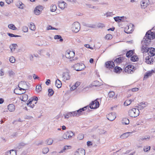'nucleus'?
<instances>
[{
	"label": "nucleus",
	"mask_w": 155,
	"mask_h": 155,
	"mask_svg": "<svg viewBox=\"0 0 155 155\" xmlns=\"http://www.w3.org/2000/svg\"><path fill=\"white\" fill-rule=\"evenodd\" d=\"M155 38V26L147 32L143 40L147 44H150L151 40Z\"/></svg>",
	"instance_id": "1"
},
{
	"label": "nucleus",
	"mask_w": 155,
	"mask_h": 155,
	"mask_svg": "<svg viewBox=\"0 0 155 155\" xmlns=\"http://www.w3.org/2000/svg\"><path fill=\"white\" fill-rule=\"evenodd\" d=\"M38 100V98L37 97L34 96L31 97L27 102V106L33 108L35 106V104L37 103Z\"/></svg>",
	"instance_id": "2"
},
{
	"label": "nucleus",
	"mask_w": 155,
	"mask_h": 155,
	"mask_svg": "<svg viewBox=\"0 0 155 155\" xmlns=\"http://www.w3.org/2000/svg\"><path fill=\"white\" fill-rule=\"evenodd\" d=\"M140 114L139 109L137 108H133L129 110V115L132 117H135L138 116Z\"/></svg>",
	"instance_id": "3"
},
{
	"label": "nucleus",
	"mask_w": 155,
	"mask_h": 155,
	"mask_svg": "<svg viewBox=\"0 0 155 155\" xmlns=\"http://www.w3.org/2000/svg\"><path fill=\"white\" fill-rule=\"evenodd\" d=\"M71 29L73 32L77 33L80 30V25L79 22H75L72 25Z\"/></svg>",
	"instance_id": "4"
},
{
	"label": "nucleus",
	"mask_w": 155,
	"mask_h": 155,
	"mask_svg": "<svg viewBox=\"0 0 155 155\" xmlns=\"http://www.w3.org/2000/svg\"><path fill=\"white\" fill-rule=\"evenodd\" d=\"M146 42L144 40H143L141 41V51L143 53H146L148 51V49L149 48L148 47L149 46L150 44H147L146 43Z\"/></svg>",
	"instance_id": "5"
},
{
	"label": "nucleus",
	"mask_w": 155,
	"mask_h": 155,
	"mask_svg": "<svg viewBox=\"0 0 155 155\" xmlns=\"http://www.w3.org/2000/svg\"><path fill=\"white\" fill-rule=\"evenodd\" d=\"M22 82H20L18 84V87L15 89L14 92L15 94L18 95H21L25 93V89L20 87V86H21L22 84Z\"/></svg>",
	"instance_id": "6"
},
{
	"label": "nucleus",
	"mask_w": 155,
	"mask_h": 155,
	"mask_svg": "<svg viewBox=\"0 0 155 155\" xmlns=\"http://www.w3.org/2000/svg\"><path fill=\"white\" fill-rule=\"evenodd\" d=\"M135 68L132 65H128L124 69V71L128 74H132L135 70Z\"/></svg>",
	"instance_id": "7"
},
{
	"label": "nucleus",
	"mask_w": 155,
	"mask_h": 155,
	"mask_svg": "<svg viewBox=\"0 0 155 155\" xmlns=\"http://www.w3.org/2000/svg\"><path fill=\"white\" fill-rule=\"evenodd\" d=\"M74 68L76 71H81L85 68L84 64L82 63L75 64L74 65Z\"/></svg>",
	"instance_id": "8"
},
{
	"label": "nucleus",
	"mask_w": 155,
	"mask_h": 155,
	"mask_svg": "<svg viewBox=\"0 0 155 155\" xmlns=\"http://www.w3.org/2000/svg\"><path fill=\"white\" fill-rule=\"evenodd\" d=\"M75 54L74 51L67 50L65 52V55L67 58L70 59L73 58L75 56Z\"/></svg>",
	"instance_id": "9"
},
{
	"label": "nucleus",
	"mask_w": 155,
	"mask_h": 155,
	"mask_svg": "<svg viewBox=\"0 0 155 155\" xmlns=\"http://www.w3.org/2000/svg\"><path fill=\"white\" fill-rule=\"evenodd\" d=\"M74 136V134L71 131H69L65 133L63 136V138L65 139L71 138Z\"/></svg>",
	"instance_id": "10"
},
{
	"label": "nucleus",
	"mask_w": 155,
	"mask_h": 155,
	"mask_svg": "<svg viewBox=\"0 0 155 155\" xmlns=\"http://www.w3.org/2000/svg\"><path fill=\"white\" fill-rule=\"evenodd\" d=\"M99 103L97 100H96L94 101H92L90 104V107L91 109H96L99 107Z\"/></svg>",
	"instance_id": "11"
},
{
	"label": "nucleus",
	"mask_w": 155,
	"mask_h": 155,
	"mask_svg": "<svg viewBox=\"0 0 155 155\" xmlns=\"http://www.w3.org/2000/svg\"><path fill=\"white\" fill-rule=\"evenodd\" d=\"M133 26V25L132 24H130L124 28L125 32L127 34L131 33L132 31H133L132 28Z\"/></svg>",
	"instance_id": "12"
},
{
	"label": "nucleus",
	"mask_w": 155,
	"mask_h": 155,
	"mask_svg": "<svg viewBox=\"0 0 155 155\" xmlns=\"http://www.w3.org/2000/svg\"><path fill=\"white\" fill-rule=\"evenodd\" d=\"M105 64L106 67L109 69L112 68L115 66L114 63L113 61H107L105 63Z\"/></svg>",
	"instance_id": "13"
},
{
	"label": "nucleus",
	"mask_w": 155,
	"mask_h": 155,
	"mask_svg": "<svg viewBox=\"0 0 155 155\" xmlns=\"http://www.w3.org/2000/svg\"><path fill=\"white\" fill-rule=\"evenodd\" d=\"M89 107L88 106H87L84 107L83 108H81L78 110L74 111V112L75 113V114L76 115V116H79L80 115L82 111L85 110L87 108L89 109Z\"/></svg>",
	"instance_id": "14"
},
{
	"label": "nucleus",
	"mask_w": 155,
	"mask_h": 155,
	"mask_svg": "<svg viewBox=\"0 0 155 155\" xmlns=\"http://www.w3.org/2000/svg\"><path fill=\"white\" fill-rule=\"evenodd\" d=\"M85 151L82 148H79L76 150L75 152L74 155H85Z\"/></svg>",
	"instance_id": "15"
},
{
	"label": "nucleus",
	"mask_w": 155,
	"mask_h": 155,
	"mask_svg": "<svg viewBox=\"0 0 155 155\" xmlns=\"http://www.w3.org/2000/svg\"><path fill=\"white\" fill-rule=\"evenodd\" d=\"M149 0H143L140 2L141 7L142 8L144 9L146 8L149 4Z\"/></svg>",
	"instance_id": "16"
},
{
	"label": "nucleus",
	"mask_w": 155,
	"mask_h": 155,
	"mask_svg": "<svg viewBox=\"0 0 155 155\" xmlns=\"http://www.w3.org/2000/svg\"><path fill=\"white\" fill-rule=\"evenodd\" d=\"M107 119L111 121L114 120L116 117L115 114L114 113H110L107 116Z\"/></svg>",
	"instance_id": "17"
},
{
	"label": "nucleus",
	"mask_w": 155,
	"mask_h": 155,
	"mask_svg": "<svg viewBox=\"0 0 155 155\" xmlns=\"http://www.w3.org/2000/svg\"><path fill=\"white\" fill-rule=\"evenodd\" d=\"M153 61V58L149 56H147L145 59V62L149 64H152Z\"/></svg>",
	"instance_id": "18"
},
{
	"label": "nucleus",
	"mask_w": 155,
	"mask_h": 155,
	"mask_svg": "<svg viewBox=\"0 0 155 155\" xmlns=\"http://www.w3.org/2000/svg\"><path fill=\"white\" fill-rule=\"evenodd\" d=\"M76 115L75 114L74 111L68 112L66 113V114L64 115L65 118L68 119L70 117H76Z\"/></svg>",
	"instance_id": "19"
},
{
	"label": "nucleus",
	"mask_w": 155,
	"mask_h": 155,
	"mask_svg": "<svg viewBox=\"0 0 155 155\" xmlns=\"http://www.w3.org/2000/svg\"><path fill=\"white\" fill-rule=\"evenodd\" d=\"M58 5L59 7L61 9H64L67 5V4L64 1L59 2Z\"/></svg>",
	"instance_id": "20"
},
{
	"label": "nucleus",
	"mask_w": 155,
	"mask_h": 155,
	"mask_svg": "<svg viewBox=\"0 0 155 155\" xmlns=\"http://www.w3.org/2000/svg\"><path fill=\"white\" fill-rule=\"evenodd\" d=\"M148 52L149 56L151 57L154 56L155 55V48H149Z\"/></svg>",
	"instance_id": "21"
},
{
	"label": "nucleus",
	"mask_w": 155,
	"mask_h": 155,
	"mask_svg": "<svg viewBox=\"0 0 155 155\" xmlns=\"http://www.w3.org/2000/svg\"><path fill=\"white\" fill-rule=\"evenodd\" d=\"M154 73V71L153 70H151L147 72L144 75L143 78L144 79H147L148 78V77L151 76L152 74L153 73Z\"/></svg>",
	"instance_id": "22"
},
{
	"label": "nucleus",
	"mask_w": 155,
	"mask_h": 155,
	"mask_svg": "<svg viewBox=\"0 0 155 155\" xmlns=\"http://www.w3.org/2000/svg\"><path fill=\"white\" fill-rule=\"evenodd\" d=\"M63 80L65 81L66 80H68L70 79V76L68 73H64L63 74Z\"/></svg>",
	"instance_id": "23"
},
{
	"label": "nucleus",
	"mask_w": 155,
	"mask_h": 155,
	"mask_svg": "<svg viewBox=\"0 0 155 155\" xmlns=\"http://www.w3.org/2000/svg\"><path fill=\"white\" fill-rule=\"evenodd\" d=\"M71 148V147L70 146H65L59 152V153H65L69 149Z\"/></svg>",
	"instance_id": "24"
},
{
	"label": "nucleus",
	"mask_w": 155,
	"mask_h": 155,
	"mask_svg": "<svg viewBox=\"0 0 155 155\" xmlns=\"http://www.w3.org/2000/svg\"><path fill=\"white\" fill-rule=\"evenodd\" d=\"M124 60V58L123 57H120L114 60V62L118 64L122 62Z\"/></svg>",
	"instance_id": "25"
},
{
	"label": "nucleus",
	"mask_w": 155,
	"mask_h": 155,
	"mask_svg": "<svg viewBox=\"0 0 155 155\" xmlns=\"http://www.w3.org/2000/svg\"><path fill=\"white\" fill-rule=\"evenodd\" d=\"M8 109L10 112H13L15 110V105L13 104H10L8 106Z\"/></svg>",
	"instance_id": "26"
},
{
	"label": "nucleus",
	"mask_w": 155,
	"mask_h": 155,
	"mask_svg": "<svg viewBox=\"0 0 155 155\" xmlns=\"http://www.w3.org/2000/svg\"><path fill=\"white\" fill-rule=\"evenodd\" d=\"M147 106L146 103L145 102H142L137 107L140 110L144 108Z\"/></svg>",
	"instance_id": "27"
},
{
	"label": "nucleus",
	"mask_w": 155,
	"mask_h": 155,
	"mask_svg": "<svg viewBox=\"0 0 155 155\" xmlns=\"http://www.w3.org/2000/svg\"><path fill=\"white\" fill-rule=\"evenodd\" d=\"M132 132H126L121 135L120 136V137L122 139L126 138L129 137L130 135V134H132Z\"/></svg>",
	"instance_id": "28"
},
{
	"label": "nucleus",
	"mask_w": 155,
	"mask_h": 155,
	"mask_svg": "<svg viewBox=\"0 0 155 155\" xmlns=\"http://www.w3.org/2000/svg\"><path fill=\"white\" fill-rule=\"evenodd\" d=\"M55 85L58 88H60L61 87V82L58 79L55 81Z\"/></svg>",
	"instance_id": "29"
},
{
	"label": "nucleus",
	"mask_w": 155,
	"mask_h": 155,
	"mask_svg": "<svg viewBox=\"0 0 155 155\" xmlns=\"http://www.w3.org/2000/svg\"><path fill=\"white\" fill-rule=\"evenodd\" d=\"M6 153L7 155H16V152L13 150H12L7 151Z\"/></svg>",
	"instance_id": "30"
},
{
	"label": "nucleus",
	"mask_w": 155,
	"mask_h": 155,
	"mask_svg": "<svg viewBox=\"0 0 155 155\" xmlns=\"http://www.w3.org/2000/svg\"><path fill=\"white\" fill-rule=\"evenodd\" d=\"M125 17L124 16H117L114 18L115 21L116 22H119L121 21H122L123 19Z\"/></svg>",
	"instance_id": "31"
},
{
	"label": "nucleus",
	"mask_w": 155,
	"mask_h": 155,
	"mask_svg": "<svg viewBox=\"0 0 155 155\" xmlns=\"http://www.w3.org/2000/svg\"><path fill=\"white\" fill-rule=\"evenodd\" d=\"M53 142V140L52 138H48L45 140V143L47 145H51Z\"/></svg>",
	"instance_id": "32"
},
{
	"label": "nucleus",
	"mask_w": 155,
	"mask_h": 155,
	"mask_svg": "<svg viewBox=\"0 0 155 155\" xmlns=\"http://www.w3.org/2000/svg\"><path fill=\"white\" fill-rule=\"evenodd\" d=\"M16 5L18 8L20 9H22L23 8L24 5L20 1H18L16 2Z\"/></svg>",
	"instance_id": "33"
},
{
	"label": "nucleus",
	"mask_w": 155,
	"mask_h": 155,
	"mask_svg": "<svg viewBox=\"0 0 155 155\" xmlns=\"http://www.w3.org/2000/svg\"><path fill=\"white\" fill-rule=\"evenodd\" d=\"M138 58L137 55H134L130 58V60L133 61H138Z\"/></svg>",
	"instance_id": "34"
},
{
	"label": "nucleus",
	"mask_w": 155,
	"mask_h": 155,
	"mask_svg": "<svg viewBox=\"0 0 155 155\" xmlns=\"http://www.w3.org/2000/svg\"><path fill=\"white\" fill-rule=\"evenodd\" d=\"M115 95V93L113 91L110 92L108 94V97L110 99H111Z\"/></svg>",
	"instance_id": "35"
},
{
	"label": "nucleus",
	"mask_w": 155,
	"mask_h": 155,
	"mask_svg": "<svg viewBox=\"0 0 155 155\" xmlns=\"http://www.w3.org/2000/svg\"><path fill=\"white\" fill-rule=\"evenodd\" d=\"M28 96L26 94H24L23 93L22 95V98H21L22 101H26L28 99Z\"/></svg>",
	"instance_id": "36"
},
{
	"label": "nucleus",
	"mask_w": 155,
	"mask_h": 155,
	"mask_svg": "<svg viewBox=\"0 0 155 155\" xmlns=\"http://www.w3.org/2000/svg\"><path fill=\"white\" fill-rule=\"evenodd\" d=\"M28 26L29 28L31 30L34 31L35 29V26L34 24L32 23H31Z\"/></svg>",
	"instance_id": "37"
},
{
	"label": "nucleus",
	"mask_w": 155,
	"mask_h": 155,
	"mask_svg": "<svg viewBox=\"0 0 155 155\" xmlns=\"http://www.w3.org/2000/svg\"><path fill=\"white\" fill-rule=\"evenodd\" d=\"M114 72L116 73H120L122 69L120 67L116 66L114 68Z\"/></svg>",
	"instance_id": "38"
},
{
	"label": "nucleus",
	"mask_w": 155,
	"mask_h": 155,
	"mask_svg": "<svg viewBox=\"0 0 155 155\" xmlns=\"http://www.w3.org/2000/svg\"><path fill=\"white\" fill-rule=\"evenodd\" d=\"M122 123L124 124H128L129 123V119L127 118H124L122 120Z\"/></svg>",
	"instance_id": "39"
},
{
	"label": "nucleus",
	"mask_w": 155,
	"mask_h": 155,
	"mask_svg": "<svg viewBox=\"0 0 155 155\" xmlns=\"http://www.w3.org/2000/svg\"><path fill=\"white\" fill-rule=\"evenodd\" d=\"M54 38L55 39H60L59 41L61 42H62L63 41L62 38L61 36L60 35H56L54 36Z\"/></svg>",
	"instance_id": "40"
},
{
	"label": "nucleus",
	"mask_w": 155,
	"mask_h": 155,
	"mask_svg": "<svg viewBox=\"0 0 155 155\" xmlns=\"http://www.w3.org/2000/svg\"><path fill=\"white\" fill-rule=\"evenodd\" d=\"M57 6L55 5H52L51 6V11L52 12H55L57 9Z\"/></svg>",
	"instance_id": "41"
},
{
	"label": "nucleus",
	"mask_w": 155,
	"mask_h": 155,
	"mask_svg": "<svg viewBox=\"0 0 155 155\" xmlns=\"http://www.w3.org/2000/svg\"><path fill=\"white\" fill-rule=\"evenodd\" d=\"M132 102L131 100H127L124 103V105L125 106H127L129 105Z\"/></svg>",
	"instance_id": "42"
},
{
	"label": "nucleus",
	"mask_w": 155,
	"mask_h": 155,
	"mask_svg": "<svg viewBox=\"0 0 155 155\" xmlns=\"http://www.w3.org/2000/svg\"><path fill=\"white\" fill-rule=\"evenodd\" d=\"M17 46L16 44H12L10 47L12 52L14 51L15 49V47Z\"/></svg>",
	"instance_id": "43"
},
{
	"label": "nucleus",
	"mask_w": 155,
	"mask_h": 155,
	"mask_svg": "<svg viewBox=\"0 0 155 155\" xmlns=\"http://www.w3.org/2000/svg\"><path fill=\"white\" fill-rule=\"evenodd\" d=\"M133 54V52L132 50H130L128 51L126 54V56L127 57H129Z\"/></svg>",
	"instance_id": "44"
},
{
	"label": "nucleus",
	"mask_w": 155,
	"mask_h": 155,
	"mask_svg": "<svg viewBox=\"0 0 155 155\" xmlns=\"http://www.w3.org/2000/svg\"><path fill=\"white\" fill-rule=\"evenodd\" d=\"M46 30H58V29L54 28L52 27V26L49 25L46 27Z\"/></svg>",
	"instance_id": "45"
},
{
	"label": "nucleus",
	"mask_w": 155,
	"mask_h": 155,
	"mask_svg": "<svg viewBox=\"0 0 155 155\" xmlns=\"http://www.w3.org/2000/svg\"><path fill=\"white\" fill-rule=\"evenodd\" d=\"M49 151V149L48 147H45L43 149L42 153L44 154H46Z\"/></svg>",
	"instance_id": "46"
},
{
	"label": "nucleus",
	"mask_w": 155,
	"mask_h": 155,
	"mask_svg": "<svg viewBox=\"0 0 155 155\" xmlns=\"http://www.w3.org/2000/svg\"><path fill=\"white\" fill-rule=\"evenodd\" d=\"M8 27L12 30H15L17 29V28L13 24H10L8 25Z\"/></svg>",
	"instance_id": "47"
},
{
	"label": "nucleus",
	"mask_w": 155,
	"mask_h": 155,
	"mask_svg": "<svg viewBox=\"0 0 155 155\" xmlns=\"http://www.w3.org/2000/svg\"><path fill=\"white\" fill-rule=\"evenodd\" d=\"M48 95L50 96H52L54 93L53 90L52 89H48Z\"/></svg>",
	"instance_id": "48"
},
{
	"label": "nucleus",
	"mask_w": 155,
	"mask_h": 155,
	"mask_svg": "<svg viewBox=\"0 0 155 155\" xmlns=\"http://www.w3.org/2000/svg\"><path fill=\"white\" fill-rule=\"evenodd\" d=\"M34 13L36 15H38L39 13V6H37L35 8L34 10Z\"/></svg>",
	"instance_id": "49"
},
{
	"label": "nucleus",
	"mask_w": 155,
	"mask_h": 155,
	"mask_svg": "<svg viewBox=\"0 0 155 155\" xmlns=\"http://www.w3.org/2000/svg\"><path fill=\"white\" fill-rule=\"evenodd\" d=\"M112 38V35L110 34H108L105 36V39L107 40H110Z\"/></svg>",
	"instance_id": "50"
},
{
	"label": "nucleus",
	"mask_w": 155,
	"mask_h": 155,
	"mask_svg": "<svg viewBox=\"0 0 155 155\" xmlns=\"http://www.w3.org/2000/svg\"><path fill=\"white\" fill-rule=\"evenodd\" d=\"M114 15L113 12H106L105 14V15H106L107 17L112 16Z\"/></svg>",
	"instance_id": "51"
},
{
	"label": "nucleus",
	"mask_w": 155,
	"mask_h": 155,
	"mask_svg": "<svg viewBox=\"0 0 155 155\" xmlns=\"http://www.w3.org/2000/svg\"><path fill=\"white\" fill-rule=\"evenodd\" d=\"M9 60L12 63H14L15 61V58L13 56L10 58Z\"/></svg>",
	"instance_id": "52"
},
{
	"label": "nucleus",
	"mask_w": 155,
	"mask_h": 155,
	"mask_svg": "<svg viewBox=\"0 0 155 155\" xmlns=\"http://www.w3.org/2000/svg\"><path fill=\"white\" fill-rule=\"evenodd\" d=\"M22 31L24 32H26L28 31V27L26 26H24L22 28Z\"/></svg>",
	"instance_id": "53"
},
{
	"label": "nucleus",
	"mask_w": 155,
	"mask_h": 155,
	"mask_svg": "<svg viewBox=\"0 0 155 155\" xmlns=\"http://www.w3.org/2000/svg\"><path fill=\"white\" fill-rule=\"evenodd\" d=\"M149 138L150 137L149 136H145L141 137L140 139L141 140H146L147 139H149Z\"/></svg>",
	"instance_id": "54"
},
{
	"label": "nucleus",
	"mask_w": 155,
	"mask_h": 155,
	"mask_svg": "<svg viewBox=\"0 0 155 155\" xmlns=\"http://www.w3.org/2000/svg\"><path fill=\"white\" fill-rule=\"evenodd\" d=\"M84 138V135L83 134H79L78 137V140H81Z\"/></svg>",
	"instance_id": "55"
},
{
	"label": "nucleus",
	"mask_w": 155,
	"mask_h": 155,
	"mask_svg": "<svg viewBox=\"0 0 155 155\" xmlns=\"http://www.w3.org/2000/svg\"><path fill=\"white\" fill-rule=\"evenodd\" d=\"M150 146H146L143 148L144 151L145 152H147L150 149Z\"/></svg>",
	"instance_id": "56"
},
{
	"label": "nucleus",
	"mask_w": 155,
	"mask_h": 155,
	"mask_svg": "<svg viewBox=\"0 0 155 155\" xmlns=\"http://www.w3.org/2000/svg\"><path fill=\"white\" fill-rule=\"evenodd\" d=\"M106 133V131L104 130L103 129H101L99 132V133L101 135L104 134Z\"/></svg>",
	"instance_id": "57"
},
{
	"label": "nucleus",
	"mask_w": 155,
	"mask_h": 155,
	"mask_svg": "<svg viewBox=\"0 0 155 155\" xmlns=\"http://www.w3.org/2000/svg\"><path fill=\"white\" fill-rule=\"evenodd\" d=\"M9 75L10 76L13 75L15 74V73L12 71H10L8 72Z\"/></svg>",
	"instance_id": "58"
},
{
	"label": "nucleus",
	"mask_w": 155,
	"mask_h": 155,
	"mask_svg": "<svg viewBox=\"0 0 155 155\" xmlns=\"http://www.w3.org/2000/svg\"><path fill=\"white\" fill-rule=\"evenodd\" d=\"M133 92H135L137 91L138 90V88H132L131 90H130Z\"/></svg>",
	"instance_id": "59"
},
{
	"label": "nucleus",
	"mask_w": 155,
	"mask_h": 155,
	"mask_svg": "<svg viewBox=\"0 0 155 155\" xmlns=\"http://www.w3.org/2000/svg\"><path fill=\"white\" fill-rule=\"evenodd\" d=\"M44 7L41 5H39V14L41 13L40 12H41L43 9Z\"/></svg>",
	"instance_id": "60"
},
{
	"label": "nucleus",
	"mask_w": 155,
	"mask_h": 155,
	"mask_svg": "<svg viewBox=\"0 0 155 155\" xmlns=\"http://www.w3.org/2000/svg\"><path fill=\"white\" fill-rule=\"evenodd\" d=\"M84 46L87 48H90L91 49H93V48L91 47L89 45L85 44L84 45Z\"/></svg>",
	"instance_id": "61"
},
{
	"label": "nucleus",
	"mask_w": 155,
	"mask_h": 155,
	"mask_svg": "<svg viewBox=\"0 0 155 155\" xmlns=\"http://www.w3.org/2000/svg\"><path fill=\"white\" fill-rule=\"evenodd\" d=\"M6 2L8 4L12 3L13 2V0H5Z\"/></svg>",
	"instance_id": "62"
},
{
	"label": "nucleus",
	"mask_w": 155,
	"mask_h": 155,
	"mask_svg": "<svg viewBox=\"0 0 155 155\" xmlns=\"http://www.w3.org/2000/svg\"><path fill=\"white\" fill-rule=\"evenodd\" d=\"M77 87H76V86L74 85L72 86V87L71 88V90H74L76 89Z\"/></svg>",
	"instance_id": "63"
},
{
	"label": "nucleus",
	"mask_w": 155,
	"mask_h": 155,
	"mask_svg": "<svg viewBox=\"0 0 155 155\" xmlns=\"http://www.w3.org/2000/svg\"><path fill=\"white\" fill-rule=\"evenodd\" d=\"M80 84V83L79 81H77L76 82V83L75 84V85L76 86V87H78Z\"/></svg>",
	"instance_id": "64"
}]
</instances>
